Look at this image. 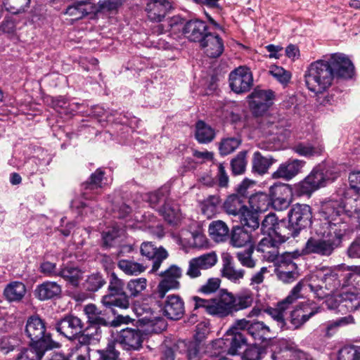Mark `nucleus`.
Here are the masks:
<instances>
[{
	"label": "nucleus",
	"mask_w": 360,
	"mask_h": 360,
	"mask_svg": "<svg viewBox=\"0 0 360 360\" xmlns=\"http://www.w3.org/2000/svg\"><path fill=\"white\" fill-rule=\"evenodd\" d=\"M335 178H330L327 172H323L322 167H316L303 181L296 185V193L299 195H309L316 190L324 186L327 181H333Z\"/></svg>",
	"instance_id": "nucleus-8"
},
{
	"label": "nucleus",
	"mask_w": 360,
	"mask_h": 360,
	"mask_svg": "<svg viewBox=\"0 0 360 360\" xmlns=\"http://www.w3.org/2000/svg\"><path fill=\"white\" fill-rule=\"evenodd\" d=\"M209 32L207 23L199 19L187 20L181 29L182 34L186 39L199 44Z\"/></svg>",
	"instance_id": "nucleus-16"
},
{
	"label": "nucleus",
	"mask_w": 360,
	"mask_h": 360,
	"mask_svg": "<svg viewBox=\"0 0 360 360\" xmlns=\"http://www.w3.org/2000/svg\"><path fill=\"white\" fill-rule=\"evenodd\" d=\"M221 280L218 278H210L207 282L202 285L198 292L205 294L210 295L215 292L220 287Z\"/></svg>",
	"instance_id": "nucleus-60"
},
{
	"label": "nucleus",
	"mask_w": 360,
	"mask_h": 360,
	"mask_svg": "<svg viewBox=\"0 0 360 360\" xmlns=\"http://www.w3.org/2000/svg\"><path fill=\"white\" fill-rule=\"evenodd\" d=\"M257 245V249L270 248L271 246H279L290 238V233H278V235L266 234Z\"/></svg>",
	"instance_id": "nucleus-45"
},
{
	"label": "nucleus",
	"mask_w": 360,
	"mask_h": 360,
	"mask_svg": "<svg viewBox=\"0 0 360 360\" xmlns=\"http://www.w3.org/2000/svg\"><path fill=\"white\" fill-rule=\"evenodd\" d=\"M159 212L169 224H176L180 219L181 214L179 206L171 200L165 201Z\"/></svg>",
	"instance_id": "nucleus-33"
},
{
	"label": "nucleus",
	"mask_w": 360,
	"mask_h": 360,
	"mask_svg": "<svg viewBox=\"0 0 360 360\" xmlns=\"http://www.w3.org/2000/svg\"><path fill=\"white\" fill-rule=\"evenodd\" d=\"M219 202V198L217 195H211L204 200L200 204L202 214L207 218L212 217L217 212Z\"/></svg>",
	"instance_id": "nucleus-46"
},
{
	"label": "nucleus",
	"mask_w": 360,
	"mask_h": 360,
	"mask_svg": "<svg viewBox=\"0 0 360 360\" xmlns=\"http://www.w3.org/2000/svg\"><path fill=\"white\" fill-rule=\"evenodd\" d=\"M204 53L210 58L220 56L224 49L223 39L218 35L209 32L199 44Z\"/></svg>",
	"instance_id": "nucleus-21"
},
{
	"label": "nucleus",
	"mask_w": 360,
	"mask_h": 360,
	"mask_svg": "<svg viewBox=\"0 0 360 360\" xmlns=\"http://www.w3.org/2000/svg\"><path fill=\"white\" fill-rule=\"evenodd\" d=\"M305 162L297 159H290L280 165L272 174L274 179L290 180L297 175L304 166Z\"/></svg>",
	"instance_id": "nucleus-22"
},
{
	"label": "nucleus",
	"mask_w": 360,
	"mask_h": 360,
	"mask_svg": "<svg viewBox=\"0 0 360 360\" xmlns=\"http://www.w3.org/2000/svg\"><path fill=\"white\" fill-rule=\"evenodd\" d=\"M275 162V160L271 156H263L260 152L256 151L252 158V169L259 174H264L267 172L271 165Z\"/></svg>",
	"instance_id": "nucleus-39"
},
{
	"label": "nucleus",
	"mask_w": 360,
	"mask_h": 360,
	"mask_svg": "<svg viewBox=\"0 0 360 360\" xmlns=\"http://www.w3.org/2000/svg\"><path fill=\"white\" fill-rule=\"evenodd\" d=\"M295 264L290 262L287 264V270L282 269V266L278 269L277 276L278 278L284 283H291L294 281L298 276L297 272L295 271Z\"/></svg>",
	"instance_id": "nucleus-55"
},
{
	"label": "nucleus",
	"mask_w": 360,
	"mask_h": 360,
	"mask_svg": "<svg viewBox=\"0 0 360 360\" xmlns=\"http://www.w3.org/2000/svg\"><path fill=\"white\" fill-rule=\"evenodd\" d=\"M201 263L204 270H207L213 267L218 261V257L214 252H210L197 257Z\"/></svg>",
	"instance_id": "nucleus-64"
},
{
	"label": "nucleus",
	"mask_w": 360,
	"mask_h": 360,
	"mask_svg": "<svg viewBox=\"0 0 360 360\" xmlns=\"http://www.w3.org/2000/svg\"><path fill=\"white\" fill-rule=\"evenodd\" d=\"M311 207L305 204L294 205L288 213L289 224L287 228L290 237H296L300 231L311 224Z\"/></svg>",
	"instance_id": "nucleus-7"
},
{
	"label": "nucleus",
	"mask_w": 360,
	"mask_h": 360,
	"mask_svg": "<svg viewBox=\"0 0 360 360\" xmlns=\"http://www.w3.org/2000/svg\"><path fill=\"white\" fill-rule=\"evenodd\" d=\"M307 279L308 287L320 300L326 297L340 285L337 272L328 266L316 268Z\"/></svg>",
	"instance_id": "nucleus-3"
},
{
	"label": "nucleus",
	"mask_w": 360,
	"mask_h": 360,
	"mask_svg": "<svg viewBox=\"0 0 360 360\" xmlns=\"http://www.w3.org/2000/svg\"><path fill=\"white\" fill-rule=\"evenodd\" d=\"M74 287L79 285L83 278V271L77 266L67 265L60 269L59 276Z\"/></svg>",
	"instance_id": "nucleus-31"
},
{
	"label": "nucleus",
	"mask_w": 360,
	"mask_h": 360,
	"mask_svg": "<svg viewBox=\"0 0 360 360\" xmlns=\"http://www.w3.org/2000/svg\"><path fill=\"white\" fill-rule=\"evenodd\" d=\"M291 190L286 184H274L269 188L271 205L275 210L286 209L290 202Z\"/></svg>",
	"instance_id": "nucleus-19"
},
{
	"label": "nucleus",
	"mask_w": 360,
	"mask_h": 360,
	"mask_svg": "<svg viewBox=\"0 0 360 360\" xmlns=\"http://www.w3.org/2000/svg\"><path fill=\"white\" fill-rule=\"evenodd\" d=\"M339 246L331 238H315L311 237L307 241L302 251L304 254H316L320 256L328 257Z\"/></svg>",
	"instance_id": "nucleus-12"
},
{
	"label": "nucleus",
	"mask_w": 360,
	"mask_h": 360,
	"mask_svg": "<svg viewBox=\"0 0 360 360\" xmlns=\"http://www.w3.org/2000/svg\"><path fill=\"white\" fill-rule=\"evenodd\" d=\"M253 84L252 74L246 67H238L229 75V86L236 94L248 91Z\"/></svg>",
	"instance_id": "nucleus-10"
},
{
	"label": "nucleus",
	"mask_w": 360,
	"mask_h": 360,
	"mask_svg": "<svg viewBox=\"0 0 360 360\" xmlns=\"http://www.w3.org/2000/svg\"><path fill=\"white\" fill-rule=\"evenodd\" d=\"M231 301L233 314L250 307L253 302V296L250 292H240L236 295L231 293Z\"/></svg>",
	"instance_id": "nucleus-40"
},
{
	"label": "nucleus",
	"mask_w": 360,
	"mask_h": 360,
	"mask_svg": "<svg viewBox=\"0 0 360 360\" xmlns=\"http://www.w3.org/2000/svg\"><path fill=\"white\" fill-rule=\"evenodd\" d=\"M346 285H351L356 282L357 290L360 292V266H348V271L344 274Z\"/></svg>",
	"instance_id": "nucleus-56"
},
{
	"label": "nucleus",
	"mask_w": 360,
	"mask_h": 360,
	"mask_svg": "<svg viewBox=\"0 0 360 360\" xmlns=\"http://www.w3.org/2000/svg\"><path fill=\"white\" fill-rule=\"evenodd\" d=\"M251 210L255 212H266L271 205L269 195L264 193H257L252 195L249 199Z\"/></svg>",
	"instance_id": "nucleus-37"
},
{
	"label": "nucleus",
	"mask_w": 360,
	"mask_h": 360,
	"mask_svg": "<svg viewBox=\"0 0 360 360\" xmlns=\"http://www.w3.org/2000/svg\"><path fill=\"white\" fill-rule=\"evenodd\" d=\"M209 233L215 242H224L229 238V229L221 220L213 221L209 226Z\"/></svg>",
	"instance_id": "nucleus-30"
},
{
	"label": "nucleus",
	"mask_w": 360,
	"mask_h": 360,
	"mask_svg": "<svg viewBox=\"0 0 360 360\" xmlns=\"http://www.w3.org/2000/svg\"><path fill=\"white\" fill-rule=\"evenodd\" d=\"M103 175L104 172L101 169H96V172L91 175L89 180L83 184L84 189L94 191V190L102 188Z\"/></svg>",
	"instance_id": "nucleus-53"
},
{
	"label": "nucleus",
	"mask_w": 360,
	"mask_h": 360,
	"mask_svg": "<svg viewBox=\"0 0 360 360\" xmlns=\"http://www.w3.org/2000/svg\"><path fill=\"white\" fill-rule=\"evenodd\" d=\"M83 328L81 319L72 314L65 316L56 324V330L69 340L75 339Z\"/></svg>",
	"instance_id": "nucleus-15"
},
{
	"label": "nucleus",
	"mask_w": 360,
	"mask_h": 360,
	"mask_svg": "<svg viewBox=\"0 0 360 360\" xmlns=\"http://www.w3.org/2000/svg\"><path fill=\"white\" fill-rule=\"evenodd\" d=\"M247 151L243 150L238 153V155L232 159L231 166L232 172L235 175H239L245 171L247 166Z\"/></svg>",
	"instance_id": "nucleus-50"
},
{
	"label": "nucleus",
	"mask_w": 360,
	"mask_h": 360,
	"mask_svg": "<svg viewBox=\"0 0 360 360\" xmlns=\"http://www.w3.org/2000/svg\"><path fill=\"white\" fill-rule=\"evenodd\" d=\"M124 283L112 272L109 276L108 294L103 296L101 303L107 308L127 309L129 307L128 295L124 291Z\"/></svg>",
	"instance_id": "nucleus-6"
},
{
	"label": "nucleus",
	"mask_w": 360,
	"mask_h": 360,
	"mask_svg": "<svg viewBox=\"0 0 360 360\" xmlns=\"http://www.w3.org/2000/svg\"><path fill=\"white\" fill-rule=\"evenodd\" d=\"M25 333L31 340V344L37 348L51 349L58 346L53 341L49 333H46L45 323L37 316H30L26 323Z\"/></svg>",
	"instance_id": "nucleus-5"
},
{
	"label": "nucleus",
	"mask_w": 360,
	"mask_h": 360,
	"mask_svg": "<svg viewBox=\"0 0 360 360\" xmlns=\"http://www.w3.org/2000/svg\"><path fill=\"white\" fill-rule=\"evenodd\" d=\"M194 309L202 308L210 315L219 318H225L233 314L231 292L226 290H220L212 299H203L195 296L192 298Z\"/></svg>",
	"instance_id": "nucleus-4"
},
{
	"label": "nucleus",
	"mask_w": 360,
	"mask_h": 360,
	"mask_svg": "<svg viewBox=\"0 0 360 360\" xmlns=\"http://www.w3.org/2000/svg\"><path fill=\"white\" fill-rule=\"evenodd\" d=\"M141 254L149 259H153L151 271H156L160 266L162 262L167 256V252L162 248H156L150 242H144L141 245Z\"/></svg>",
	"instance_id": "nucleus-24"
},
{
	"label": "nucleus",
	"mask_w": 360,
	"mask_h": 360,
	"mask_svg": "<svg viewBox=\"0 0 360 360\" xmlns=\"http://www.w3.org/2000/svg\"><path fill=\"white\" fill-rule=\"evenodd\" d=\"M184 312V302L179 295H170L167 297L163 307L165 316L172 320H179Z\"/></svg>",
	"instance_id": "nucleus-23"
},
{
	"label": "nucleus",
	"mask_w": 360,
	"mask_h": 360,
	"mask_svg": "<svg viewBox=\"0 0 360 360\" xmlns=\"http://www.w3.org/2000/svg\"><path fill=\"white\" fill-rule=\"evenodd\" d=\"M230 243L236 248H242L247 245L252 243V237L251 234L244 227L235 226L233 228Z\"/></svg>",
	"instance_id": "nucleus-29"
},
{
	"label": "nucleus",
	"mask_w": 360,
	"mask_h": 360,
	"mask_svg": "<svg viewBox=\"0 0 360 360\" xmlns=\"http://www.w3.org/2000/svg\"><path fill=\"white\" fill-rule=\"evenodd\" d=\"M286 307H281L280 302L276 308H269L266 309V312L269 314L278 323V326L282 328L285 326L284 312Z\"/></svg>",
	"instance_id": "nucleus-61"
},
{
	"label": "nucleus",
	"mask_w": 360,
	"mask_h": 360,
	"mask_svg": "<svg viewBox=\"0 0 360 360\" xmlns=\"http://www.w3.org/2000/svg\"><path fill=\"white\" fill-rule=\"evenodd\" d=\"M319 214L323 220L316 230L318 235L331 238L339 245L349 238L356 226V216L345 210L342 202L330 200L322 203Z\"/></svg>",
	"instance_id": "nucleus-2"
},
{
	"label": "nucleus",
	"mask_w": 360,
	"mask_h": 360,
	"mask_svg": "<svg viewBox=\"0 0 360 360\" xmlns=\"http://www.w3.org/2000/svg\"><path fill=\"white\" fill-rule=\"evenodd\" d=\"M337 360H360V346L346 345L339 349Z\"/></svg>",
	"instance_id": "nucleus-47"
},
{
	"label": "nucleus",
	"mask_w": 360,
	"mask_h": 360,
	"mask_svg": "<svg viewBox=\"0 0 360 360\" xmlns=\"http://www.w3.org/2000/svg\"><path fill=\"white\" fill-rule=\"evenodd\" d=\"M221 276L234 283H239L245 276V270L237 269L229 260L224 261L223 267L221 270Z\"/></svg>",
	"instance_id": "nucleus-36"
},
{
	"label": "nucleus",
	"mask_w": 360,
	"mask_h": 360,
	"mask_svg": "<svg viewBox=\"0 0 360 360\" xmlns=\"http://www.w3.org/2000/svg\"><path fill=\"white\" fill-rule=\"evenodd\" d=\"M201 270H204L197 257L188 262L186 275L191 278H195L201 276Z\"/></svg>",
	"instance_id": "nucleus-63"
},
{
	"label": "nucleus",
	"mask_w": 360,
	"mask_h": 360,
	"mask_svg": "<svg viewBox=\"0 0 360 360\" xmlns=\"http://www.w3.org/2000/svg\"><path fill=\"white\" fill-rule=\"evenodd\" d=\"M163 278L158 286L155 293L157 297L163 298L169 290L178 289L180 283L179 279L182 276V270L176 265L171 266L168 269L160 274Z\"/></svg>",
	"instance_id": "nucleus-13"
},
{
	"label": "nucleus",
	"mask_w": 360,
	"mask_h": 360,
	"mask_svg": "<svg viewBox=\"0 0 360 360\" xmlns=\"http://www.w3.org/2000/svg\"><path fill=\"white\" fill-rule=\"evenodd\" d=\"M321 311V307L306 302L297 306L290 314V323L294 328H300L311 317Z\"/></svg>",
	"instance_id": "nucleus-17"
},
{
	"label": "nucleus",
	"mask_w": 360,
	"mask_h": 360,
	"mask_svg": "<svg viewBox=\"0 0 360 360\" xmlns=\"http://www.w3.org/2000/svg\"><path fill=\"white\" fill-rule=\"evenodd\" d=\"M247 345V340L241 332L231 333L226 332L224 338L219 339L213 343L215 349H222L223 352L231 355L238 354L240 350Z\"/></svg>",
	"instance_id": "nucleus-11"
},
{
	"label": "nucleus",
	"mask_w": 360,
	"mask_h": 360,
	"mask_svg": "<svg viewBox=\"0 0 360 360\" xmlns=\"http://www.w3.org/2000/svg\"><path fill=\"white\" fill-rule=\"evenodd\" d=\"M306 286H308L307 278H305L297 283V285L292 289L289 295L280 302L281 307H286V309H288L290 304L296 302L299 298L302 297L301 292Z\"/></svg>",
	"instance_id": "nucleus-42"
},
{
	"label": "nucleus",
	"mask_w": 360,
	"mask_h": 360,
	"mask_svg": "<svg viewBox=\"0 0 360 360\" xmlns=\"http://www.w3.org/2000/svg\"><path fill=\"white\" fill-rule=\"evenodd\" d=\"M326 304L330 309L346 307L348 311H355L360 307V295L354 292H345L337 297H329Z\"/></svg>",
	"instance_id": "nucleus-20"
},
{
	"label": "nucleus",
	"mask_w": 360,
	"mask_h": 360,
	"mask_svg": "<svg viewBox=\"0 0 360 360\" xmlns=\"http://www.w3.org/2000/svg\"><path fill=\"white\" fill-rule=\"evenodd\" d=\"M48 349L37 348L30 345L29 348L22 350L18 356L16 360H40L44 352Z\"/></svg>",
	"instance_id": "nucleus-51"
},
{
	"label": "nucleus",
	"mask_w": 360,
	"mask_h": 360,
	"mask_svg": "<svg viewBox=\"0 0 360 360\" xmlns=\"http://www.w3.org/2000/svg\"><path fill=\"white\" fill-rule=\"evenodd\" d=\"M253 250L252 246L250 245L247 250L236 253V258L242 266L250 269L256 266V262L252 257Z\"/></svg>",
	"instance_id": "nucleus-58"
},
{
	"label": "nucleus",
	"mask_w": 360,
	"mask_h": 360,
	"mask_svg": "<svg viewBox=\"0 0 360 360\" xmlns=\"http://www.w3.org/2000/svg\"><path fill=\"white\" fill-rule=\"evenodd\" d=\"M293 150L301 156L312 157L320 155L323 153V147L320 145L300 143L293 147Z\"/></svg>",
	"instance_id": "nucleus-44"
},
{
	"label": "nucleus",
	"mask_w": 360,
	"mask_h": 360,
	"mask_svg": "<svg viewBox=\"0 0 360 360\" xmlns=\"http://www.w3.org/2000/svg\"><path fill=\"white\" fill-rule=\"evenodd\" d=\"M271 330L269 326L263 322H252L248 327V334L252 338L259 342H262L267 339H270Z\"/></svg>",
	"instance_id": "nucleus-38"
},
{
	"label": "nucleus",
	"mask_w": 360,
	"mask_h": 360,
	"mask_svg": "<svg viewBox=\"0 0 360 360\" xmlns=\"http://www.w3.org/2000/svg\"><path fill=\"white\" fill-rule=\"evenodd\" d=\"M97 12L96 6L91 1H77L72 5L69 6L65 14L72 18V20H79L84 17Z\"/></svg>",
	"instance_id": "nucleus-25"
},
{
	"label": "nucleus",
	"mask_w": 360,
	"mask_h": 360,
	"mask_svg": "<svg viewBox=\"0 0 360 360\" xmlns=\"http://www.w3.org/2000/svg\"><path fill=\"white\" fill-rule=\"evenodd\" d=\"M61 292L62 288L58 283L45 281L36 287L34 295L44 301L60 297Z\"/></svg>",
	"instance_id": "nucleus-26"
},
{
	"label": "nucleus",
	"mask_w": 360,
	"mask_h": 360,
	"mask_svg": "<svg viewBox=\"0 0 360 360\" xmlns=\"http://www.w3.org/2000/svg\"><path fill=\"white\" fill-rule=\"evenodd\" d=\"M25 292V285L22 282L14 281L5 288L4 295L9 302H19L23 298Z\"/></svg>",
	"instance_id": "nucleus-34"
},
{
	"label": "nucleus",
	"mask_w": 360,
	"mask_h": 360,
	"mask_svg": "<svg viewBox=\"0 0 360 360\" xmlns=\"http://www.w3.org/2000/svg\"><path fill=\"white\" fill-rule=\"evenodd\" d=\"M143 340V333L139 329L131 328L122 330L117 338V341L126 350H139Z\"/></svg>",
	"instance_id": "nucleus-18"
},
{
	"label": "nucleus",
	"mask_w": 360,
	"mask_h": 360,
	"mask_svg": "<svg viewBox=\"0 0 360 360\" xmlns=\"http://www.w3.org/2000/svg\"><path fill=\"white\" fill-rule=\"evenodd\" d=\"M250 110L255 116L265 114L273 105L274 92L271 89L255 88L248 96Z\"/></svg>",
	"instance_id": "nucleus-9"
},
{
	"label": "nucleus",
	"mask_w": 360,
	"mask_h": 360,
	"mask_svg": "<svg viewBox=\"0 0 360 360\" xmlns=\"http://www.w3.org/2000/svg\"><path fill=\"white\" fill-rule=\"evenodd\" d=\"M224 207L228 214L239 217L248 207L245 204L243 198L238 195H231L224 202Z\"/></svg>",
	"instance_id": "nucleus-28"
},
{
	"label": "nucleus",
	"mask_w": 360,
	"mask_h": 360,
	"mask_svg": "<svg viewBox=\"0 0 360 360\" xmlns=\"http://www.w3.org/2000/svg\"><path fill=\"white\" fill-rule=\"evenodd\" d=\"M101 330L96 325H89L85 329L82 330L76 337L78 342L82 345H88L94 342L98 341L101 338Z\"/></svg>",
	"instance_id": "nucleus-32"
},
{
	"label": "nucleus",
	"mask_w": 360,
	"mask_h": 360,
	"mask_svg": "<svg viewBox=\"0 0 360 360\" xmlns=\"http://www.w3.org/2000/svg\"><path fill=\"white\" fill-rule=\"evenodd\" d=\"M288 229L283 222H279L278 217L274 213L267 214L261 224V231L263 234L278 235V233H288Z\"/></svg>",
	"instance_id": "nucleus-27"
},
{
	"label": "nucleus",
	"mask_w": 360,
	"mask_h": 360,
	"mask_svg": "<svg viewBox=\"0 0 360 360\" xmlns=\"http://www.w3.org/2000/svg\"><path fill=\"white\" fill-rule=\"evenodd\" d=\"M30 0H18L13 5L4 2V5L6 11L13 14H19L25 12L30 6Z\"/></svg>",
	"instance_id": "nucleus-62"
},
{
	"label": "nucleus",
	"mask_w": 360,
	"mask_h": 360,
	"mask_svg": "<svg viewBox=\"0 0 360 360\" xmlns=\"http://www.w3.org/2000/svg\"><path fill=\"white\" fill-rule=\"evenodd\" d=\"M122 4V0H100L96 6L97 12L115 13Z\"/></svg>",
	"instance_id": "nucleus-57"
},
{
	"label": "nucleus",
	"mask_w": 360,
	"mask_h": 360,
	"mask_svg": "<svg viewBox=\"0 0 360 360\" xmlns=\"http://www.w3.org/2000/svg\"><path fill=\"white\" fill-rule=\"evenodd\" d=\"M147 286V280L144 278H138L130 280L127 285V289L130 297H136L143 291Z\"/></svg>",
	"instance_id": "nucleus-52"
},
{
	"label": "nucleus",
	"mask_w": 360,
	"mask_h": 360,
	"mask_svg": "<svg viewBox=\"0 0 360 360\" xmlns=\"http://www.w3.org/2000/svg\"><path fill=\"white\" fill-rule=\"evenodd\" d=\"M98 360H120V352L115 349V343L110 342L104 349L98 350Z\"/></svg>",
	"instance_id": "nucleus-59"
},
{
	"label": "nucleus",
	"mask_w": 360,
	"mask_h": 360,
	"mask_svg": "<svg viewBox=\"0 0 360 360\" xmlns=\"http://www.w3.org/2000/svg\"><path fill=\"white\" fill-rule=\"evenodd\" d=\"M173 9V3L169 0H147L145 6L148 19L157 22H162Z\"/></svg>",
	"instance_id": "nucleus-14"
},
{
	"label": "nucleus",
	"mask_w": 360,
	"mask_h": 360,
	"mask_svg": "<svg viewBox=\"0 0 360 360\" xmlns=\"http://www.w3.org/2000/svg\"><path fill=\"white\" fill-rule=\"evenodd\" d=\"M241 143L239 137H228L224 139L219 146L220 153L226 155L233 152Z\"/></svg>",
	"instance_id": "nucleus-54"
},
{
	"label": "nucleus",
	"mask_w": 360,
	"mask_h": 360,
	"mask_svg": "<svg viewBox=\"0 0 360 360\" xmlns=\"http://www.w3.org/2000/svg\"><path fill=\"white\" fill-rule=\"evenodd\" d=\"M105 281L99 273H94L88 276L83 283V288L90 292H96L102 288Z\"/></svg>",
	"instance_id": "nucleus-48"
},
{
	"label": "nucleus",
	"mask_w": 360,
	"mask_h": 360,
	"mask_svg": "<svg viewBox=\"0 0 360 360\" xmlns=\"http://www.w3.org/2000/svg\"><path fill=\"white\" fill-rule=\"evenodd\" d=\"M353 72L354 65L345 55L334 53L311 63L305 71L304 81L310 91L319 94L328 90L335 78H350Z\"/></svg>",
	"instance_id": "nucleus-1"
},
{
	"label": "nucleus",
	"mask_w": 360,
	"mask_h": 360,
	"mask_svg": "<svg viewBox=\"0 0 360 360\" xmlns=\"http://www.w3.org/2000/svg\"><path fill=\"white\" fill-rule=\"evenodd\" d=\"M84 312L87 317L90 325H96L97 326L108 325V321L104 317V314L95 304H89L84 307Z\"/></svg>",
	"instance_id": "nucleus-35"
},
{
	"label": "nucleus",
	"mask_w": 360,
	"mask_h": 360,
	"mask_svg": "<svg viewBox=\"0 0 360 360\" xmlns=\"http://www.w3.org/2000/svg\"><path fill=\"white\" fill-rule=\"evenodd\" d=\"M214 137V131L209 125L203 121H198L196 123L195 138L202 143L212 141Z\"/></svg>",
	"instance_id": "nucleus-43"
},
{
	"label": "nucleus",
	"mask_w": 360,
	"mask_h": 360,
	"mask_svg": "<svg viewBox=\"0 0 360 360\" xmlns=\"http://www.w3.org/2000/svg\"><path fill=\"white\" fill-rule=\"evenodd\" d=\"M117 266L128 276H136L145 271L146 267L142 264L130 259H120Z\"/></svg>",
	"instance_id": "nucleus-41"
},
{
	"label": "nucleus",
	"mask_w": 360,
	"mask_h": 360,
	"mask_svg": "<svg viewBox=\"0 0 360 360\" xmlns=\"http://www.w3.org/2000/svg\"><path fill=\"white\" fill-rule=\"evenodd\" d=\"M241 224L250 229L251 231L255 230L259 226L258 213L250 210L248 207L239 217Z\"/></svg>",
	"instance_id": "nucleus-49"
}]
</instances>
